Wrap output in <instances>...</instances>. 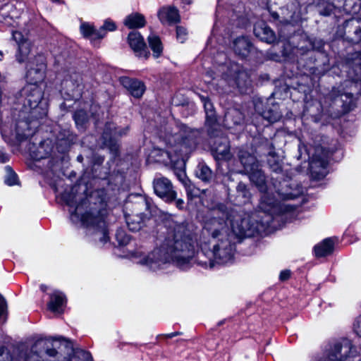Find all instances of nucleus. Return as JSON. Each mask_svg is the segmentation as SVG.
Segmentation results:
<instances>
[{
	"label": "nucleus",
	"instance_id": "1",
	"mask_svg": "<svg viewBox=\"0 0 361 361\" xmlns=\"http://www.w3.org/2000/svg\"><path fill=\"white\" fill-rule=\"evenodd\" d=\"M259 231L258 226L252 223L249 216L243 217L236 212L215 209L212 215L204 221L200 243H207V235L211 237L209 243L231 236L252 237Z\"/></svg>",
	"mask_w": 361,
	"mask_h": 361
},
{
	"label": "nucleus",
	"instance_id": "2",
	"mask_svg": "<svg viewBox=\"0 0 361 361\" xmlns=\"http://www.w3.org/2000/svg\"><path fill=\"white\" fill-rule=\"evenodd\" d=\"M24 97L20 116L25 121L18 122L16 128V137L21 141L34 133L30 125L35 120L42 118L47 115V109L42 102L43 91L38 85L27 84L23 90Z\"/></svg>",
	"mask_w": 361,
	"mask_h": 361
},
{
	"label": "nucleus",
	"instance_id": "3",
	"mask_svg": "<svg viewBox=\"0 0 361 361\" xmlns=\"http://www.w3.org/2000/svg\"><path fill=\"white\" fill-rule=\"evenodd\" d=\"M200 132L180 124L166 126L160 137L166 143V153L171 163L184 160L196 147Z\"/></svg>",
	"mask_w": 361,
	"mask_h": 361
},
{
	"label": "nucleus",
	"instance_id": "4",
	"mask_svg": "<svg viewBox=\"0 0 361 361\" xmlns=\"http://www.w3.org/2000/svg\"><path fill=\"white\" fill-rule=\"evenodd\" d=\"M161 245L169 259L180 267L188 264L196 253L195 240L183 225L176 226Z\"/></svg>",
	"mask_w": 361,
	"mask_h": 361
},
{
	"label": "nucleus",
	"instance_id": "5",
	"mask_svg": "<svg viewBox=\"0 0 361 361\" xmlns=\"http://www.w3.org/2000/svg\"><path fill=\"white\" fill-rule=\"evenodd\" d=\"M62 197L71 207V219L73 223H80L86 227H94L97 231V232L102 235L101 241L104 243L108 240L105 221L101 216H94L92 211L87 210L89 207L87 200H82L79 204L75 205L78 200H82L81 197L66 192L63 194Z\"/></svg>",
	"mask_w": 361,
	"mask_h": 361
},
{
	"label": "nucleus",
	"instance_id": "6",
	"mask_svg": "<svg viewBox=\"0 0 361 361\" xmlns=\"http://www.w3.org/2000/svg\"><path fill=\"white\" fill-rule=\"evenodd\" d=\"M235 238L238 237L231 236L214 242H209V243H212V250L207 253V260L201 259L204 255L202 250L197 252L198 263L205 268H212L214 266V261L219 264H225L231 261L235 250L233 241Z\"/></svg>",
	"mask_w": 361,
	"mask_h": 361
},
{
	"label": "nucleus",
	"instance_id": "7",
	"mask_svg": "<svg viewBox=\"0 0 361 361\" xmlns=\"http://www.w3.org/2000/svg\"><path fill=\"white\" fill-rule=\"evenodd\" d=\"M250 181L262 193L259 207L264 212H270L276 204V197L267 184L266 176L260 166L247 173Z\"/></svg>",
	"mask_w": 361,
	"mask_h": 361
},
{
	"label": "nucleus",
	"instance_id": "8",
	"mask_svg": "<svg viewBox=\"0 0 361 361\" xmlns=\"http://www.w3.org/2000/svg\"><path fill=\"white\" fill-rule=\"evenodd\" d=\"M131 214L126 215V221L129 230L140 231L147 219L151 214V204L148 199L139 196L133 206Z\"/></svg>",
	"mask_w": 361,
	"mask_h": 361
},
{
	"label": "nucleus",
	"instance_id": "9",
	"mask_svg": "<svg viewBox=\"0 0 361 361\" xmlns=\"http://www.w3.org/2000/svg\"><path fill=\"white\" fill-rule=\"evenodd\" d=\"M133 255L139 258L137 263L145 267L152 271H156L164 267V266L169 262L171 259L166 254L162 245L157 247L151 252L145 255H137L134 253Z\"/></svg>",
	"mask_w": 361,
	"mask_h": 361
},
{
	"label": "nucleus",
	"instance_id": "10",
	"mask_svg": "<svg viewBox=\"0 0 361 361\" xmlns=\"http://www.w3.org/2000/svg\"><path fill=\"white\" fill-rule=\"evenodd\" d=\"M26 68L25 78L27 84L39 85L43 81L45 76V64L43 56H38L32 59V60H29Z\"/></svg>",
	"mask_w": 361,
	"mask_h": 361
},
{
	"label": "nucleus",
	"instance_id": "11",
	"mask_svg": "<svg viewBox=\"0 0 361 361\" xmlns=\"http://www.w3.org/2000/svg\"><path fill=\"white\" fill-rule=\"evenodd\" d=\"M154 192L157 196L167 202H171L176 200V192L173 190L171 182L166 178L161 177L154 179Z\"/></svg>",
	"mask_w": 361,
	"mask_h": 361
},
{
	"label": "nucleus",
	"instance_id": "12",
	"mask_svg": "<svg viewBox=\"0 0 361 361\" xmlns=\"http://www.w3.org/2000/svg\"><path fill=\"white\" fill-rule=\"evenodd\" d=\"M357 353L351 342L345 340L334 345L329 355V359L330 361H343L350 356H355Z\"/></svg>",
	"mask_w": 361,
	"mask_h": 361
},
{
	"label": "nucleus",
	"instance_id": "13",
	"mask_svg": "<svg viewBox=\"0 0 361 361\" xmlns=\"http://www.w3.org/2000/svg\"><path fill=\"white\" fill-rule=\"evenodd\" d=\"M327 155L326 153L322 154H314L310 163V170L311 176L315 180L322 179L327 174Z\"/></svg>",
	"mask_w": 361,
	"mask_h": 361
},
{
	"label": "nucleus",
	"instance_id": "14",
	"mask_svg": "<svg viewBox=\"0 0 361 361\" xmlns=\"http://www.w3.org/2000/svg\"><path fill=\"white\" fill-rule=\"evenodd\" d=\"M128 42L137 56L145 59L149 57V52L147 51L146 44L140 32L135 31L130 32Z\"/></svg>",
	"mask_w": 361,
	"mask_h": 361
},
{
	"label": "nucleus",
	"instance_id": "15",
	"mask_svg": "<svg viewBox=\"0 0 361 361\" xmlns=\"http://www.w3.org/2000/svg\"><path fill=\"white\" fill-rule=\"evenodd\" d=\"M345 35L346 39L353 42H361V19L352 18L345 22Z\"/></svg>",
	"mask_w": 361,
	"mask_h": 361
},
{
	"label": "nucleus",
	"instance_id": "16",
	"mask_svg": "<svg viewBox=\"0 0 361 361\" xmlns=\"http://www.w3.org/2000/svg\"><path fill=\"white\" fill-rule=\"evenodd\" d=\"M230 74L228 82L231 85H236L238 88L243 89L250 84L248 73L237 64L232 65Z\"/></svg>",
	"mask_w": 361,
	"mask_h": 361
},
{
	"label": "nucleus",
	"instance_id": "17",
	"mask_svg": "<svg viewBox=\"0 0 361 361\" xmlns=\"http://www.w3.org/2000/svg\"><path fill=\"white\" fill-rule=\"evenodd\" d=\"M120 82L132 96L136 98L141 97L145 90L144 83L137 79L121 77Z\"/></svg>",
	"mask_w": 361,
	"mask_h": 361
},
{
	"label": "nucleus",
	"instance_id": "18",
	"mask_svg": "<svg viewBox=\"0 0 361 361\" xmlns=\"http://www.w3.org/2000/svg\"><path fill=\"white\" fill-rule=\"evenodd\" d=\"M254 33L257 37L267 43L276 41V35L273 30L263 21L257 22L254 27Z\"/></svg>",
	"mask_w": 361,
	"mask_h": 361
},
{
	"label": "nucleus",
	"instance_id": "19",
	"mask_svg": "<svg viewBox=\"0 0 361 361\" xmlns=\"http://www.w3.org/2000/svg\"><path fill=\"white\" fill-rule=\"evenodd\" d=\"M238 157L243 166L244 173L245 174L253 170L255 168L259 166V163L257 158L246 151L240 150L238 152Z\"/></svg>",
	"mask_w": 361,
	"mask_h": 361
},
{
	"label": "nucleus",
	"instance_id": "20",
	"mask_svg": "<svg viewBox=\"0 0 361 361\" xmlns=\"http://www.w3.org/2000/svg\"><path fill=\"white\" fill-rule=\"evenodd\" d=\"M159 18L162 23L173 24L180 21L178 11L174 7H164L160 9Z\"/></svg>",
	"mask_w": 361,
	"mask_h": 361
},
{
	"label": "nucleus",
	"instance_id": "21",
	"mask_svg": "<svg viewBox=\"0 0 361 361\" xmlns=\"http://www.w3.org/2000/svg\"><path fill=\"white\" fill-rule=\"evenodd\" d=\"M283 15L282 21L286 23H293L298 20L300 18V11L297 3H292L287 6L286 8H281Z\"/></svg>",
	"mask_w": 361,
	"mask_h": 361
},
{
	"label": "nucleus",
	"instance_id": "22",
	"mask_svg": "<svg viewBox=\"0 0 361 361\" xmlns=\"http://www.w3.org/2000/svg\"><path fill=\"white\" fill-rule=\"evenodd\" d=\"M244 119L242 112L237 109H228L224 116L225 125L228 128H232L233 126L240 125Z\"/></svg>",
	"mask_w": 361,
	"mask_h": 361
},
{
	"label": "nucleus",
	"instance_id": "23",
	"mask_svg": "<svg viewBox=\"0 0 361 361\" xmlns=\"http://www.w3.org/2000/svg\"><path fill=\"white\" fill-rule=\"evenodd\" d=\"M52 149L53 147L51 145V142L44 140L40 142L36 150L31 151L30 154L32 159L35 160H40L49 157L51 154Z\"/></svg>",
	"mask_w": 361,
	"mask_h": 361
},
{
	"label": "nucleus",
	"instance_id": "24",
	"mask_svg": "<svg viewBox=\"0 0 361 361\" xmlns=\"http://www.w3.org/2000/svg\"><path fill=\"white\" fill-rule=\"evenodd\" d=\"M335 240L333 238H326L314 247L315 255L322 257L331 255L334 250Z\"/></svg>",
	"mask_w": 361,
	"mask_h": 361
},
{
	"label": "nucleus",
	"instance_id": "25",
	"mask_svg": "<svg viewBox=\"0 0 361 361\" xmlns=\"http://www.w3.org/2000/svg\"><path fill=\"white\" fill-rule=\"evenodd\" d=\"M123 24L129 29L140 28L145 26V19L142 14L133 13L125 18Z\"/></svg>",
	"mask_w": 361,
	"mask_h": 361
},
{
	"label": "nucleus",
	"instance_id": "26",
	"mask_svg": "<svg viewBox=\"0 0 361 361\" xmlns=\"http://www.w3.org/2000/svg\"><path fill=\"white\" fill-rule=\"evenodd\" d=\"M251 43L245 37H240L233 41V50L238 55L245 56L250 52Z\"/></svg>",
	"mask_w": 361,
	"mask_h": 361
},
{
	"label": "nucleus",
	"instance_id": "27",
	"mask_svg": "<svg viewBox=\"0 0 361 361\" xmlns=\"http://www.w3.org/2000/svg\"><path fill=\"white\" fill-rule=\"evenodd\" d=\"M65 302L66 298L64 295L61 292L55 291L50 296V301L48 303V307L54 312L61 313V307Z\"/></svg>",
	"mask_w": 361,
	"mask_h": 361
},
{
	"label": "nucleus",
	"instance_id": "28",
	"mask_svg": "<svg viewBox=\"0 0 361 361\" xmlns=\"http://www.w3.org/2000/svg\"><path fill=\"white\" fill-rule=\"evenodd\" d=\"M80 32L84 37L91 40L101 39L102 35L99 34V29L96 30L94 27L88 23H82L80 27Z\"/></svg>",
	"mask_w": 361,
	"mask_h": 361
},
{
	"label": "nucleus",
	"instance_id": "29",
	"mask_svg": "<svg viewBox=\"0 0 361 361\" xmlns=\"http://www.w3.org/2000/svg\"><path fill=\"white\" fill-rule=\"evenodd\" d=\"M205 113H206V123L210 127H213L216 124V118L212 103L206 97L202 98Z\"/></svg>",
	"mask_w": 361,
	"mask_h": 361
},
{
	"label": "nucleus",
	"instance_id": "30",
	"mask_svg": "<svg viewBox=\"0 0 361 361\" xmlns=\"http://www.w3.org/2000/svg\"><path fill=\"white\" fill-rule=\"evenodd\" d=\"M195 173L197 178L204 183H209L213 177L212 170L204 163L197 166Z\"/></svg>",
	"mask_w": 361,
	"mask_h": 361
},
{
	"label": "nucleus",
	"instance_id": "31",
	"mask_svg": "<svg viewBox=\"0 0 361 361\" xmlns=\"http://www.w3.org/2000/svg\"><path fill=\"white\" fill-rule=\"evenodd\" d=\"M149 46L153 51L154 58L159 57L163 51V46L160 38L154 35H150L148 38Z\"/></svg>",
	"mask_w": 361,
	"mask_h": 361
},
{
	"label": "nucleus",
	"instance_id": "32",
	"mask_svg": "<svg viewBox=\"0 0 361 361\" xmlns=\"http://www.w3.org/2000/svg\"><path fill=\"white\" fill-rule=\"evenodd\" d=\"M31 43L30 42H24L23 44L18 45V51L16 53V60L19 63H23L28 59V56L30 53Z\"/></svg>",
	"mask_w": 361,
	"mask_h": 361
},
{
	"label": "nucleus",
	"instance_id": "33",
	"mask_svg": "<svg viewBox=\"0 0 361 361\" xmlns=\"http://www.w3.org/2000/svg\"><path fill=\"white\" fill-rule=\"evenodd\" d=\"M214 147L217 154L221 155L223 158H227L229 155L228 142L226 138H221L219 143L215 141Z\"/></svg>",
	"mask_w": 361,
	"mask_h": 361
},
{
	"label": "nucleus",
	"instance_id": "34",
	"mask_svg": "<svg viewBox=\"0 0 361 361\" xmlns=\"http://www.w3.org/2000/svg\"><path fill=\"white\" fill-rule=\"evenodd\" d=\"M236 191L239 197H242L243 199L242 201L243 203H246L250 201L251 198V193L245 183L242 182L239 183L236 187Z\"/></svg>",
	"mask_w": 361,
	"mask_h": 361
},
{
	"label": "nucleus",
	"instance_id": "35",
	"mask_svg": "<svg viewBox=\"0 0 361 361\" xmlns=\"http://www.w3.org/2000/svg\"><path fill=\"white\" fill-rule=\"evenodd\" d=\"M281 116L282 114L281 111H279L276 108H275V109H270L263 113V117L271 123L278 121L281 118Z\"/></svg>",
	"mask_w": 361,
	"mask_h": 361
},
{
	"label": "nucleus",
	"instance_id": "36",
	"mask_svg": "<svg viewBox=\"0 0 361 361\" xmlns=\"http://www.w3.org/2000/svg\"><path fill=\"white\" fill-rule=\"evenodd\" d=\"M307 42L309 44V46H300V49L302 51H307L310 49H316V50H320L323 46L324 42L321 39H307Z\"/></svg>",
	"mask_w": 361,
	"mask_h": 361
},
{
	"label": "nucleus",
	"instance_id": "37",
	"mask_svg": "<svg viewBox=\"0 0 361 361\" xmlns=\"http://www.w3.org/2000/svg\"><path fill=\"white\" fill-rule=\"evenodd\" d=\"M116 238L120 246L127 245L130 241V236L123 229L117 230Z\"/></svg>",
	"mask_w": 361,
	"mask_h": 361
},
{
	"label": "nucleus",
	"instance_id": "38",
	"mask_svg": "<svg viewBox=\"0 0 361 361\" xmlns=\"http://www.w3.org/2000/svg\"><path fill=\"white\" fill-rule=\"evenodd\" d=\"M116 29V24L114 21L110 19H107L104 21L102 26L99 29V34L102 35L101 39L104 37L106 35L107 31H114Z\"/></svg>",
	"mask_w": 361,
	"mask_h": 361
},
{
	"label": "nucleus",
	"instance_id": "39",
	"mask_svg": "<svg viewBox=\"0 0 361 361\" xmlns=\"http://www.w3.org/2000/svg\"><path fill=\"white\" fill-rule=\"evenodd\" d=\"M5 169L7 173V176L5 178L6 184H7L8 185H14L17 183L16 173L8 166H6Z\"/></svg>",
	"mask_w": 361,
	"mask_h": 361
},
{
	"label": "nucleus",
	"instance_id": "40",
	"mask_svg": "<svg viewBox=\"0 0 361 361\" xmlns=\"http://www.w3.org/2000/svg\"><path fill=\"white\" fill-rule=\"evenodd\" d=\"M188 32L185 27L181 26L176 27V37L178 41L183 43L186 40Z\"/></svg>",
	"mask_w": 361,
	"mask_h": 361
},
{
	"label": "nucleus",
	"instance_id": "41",
	"mask_svg": "<svg viewBox=\"0 0 361 361\" xmlns=\"http://www.w3.org/2000/svg\"><path fill=\"white\" fill-rule=\"evenodd\" d=\"M185 186L186 189L187 195L190 199L193 198L195 196H197L198 195V190L195 188V186L191 185L190 183H185Z\"/></svg>",
	"mask_w": 361,
	"mask_h": 361
},
{
	"label": "nucleus",
	"instance_id": "42",
	"mask_svg": "<svg viewBox=\"0 0 361 361\" xmlns=\"http://www.w3.org/2000/svg\"><path fill=\"white\" fill-rule=\"evenodd\" d=\"M12 35L14 40L18 45H20V44H23L24 42H29L27 37L19 31H13Z\"/></svg>",
	"mask_w": 361,
	"mask_h": 361
},
{
	"label": "nucleus",
	"instance_id": "43",
	"mask_svg": "<svg viewBox=\"0 0 361 361\" xmlns=\"http://www.w3.org/2000/svg\"><path fill=\"white\" fill-rule=\"evenodd\" d=\"M74 118L77 125L82 124L85 121V116L83 111L76 112L74 115Z\"/></svg>",
	"mask_w": 361,
	"mask_h": 361
},
{
	"label": "nucleus",
	"instance_id": "44",
	"mask_svg": "<svg viewBox=\"0 0 361 361\" xmlns=\"http://www.w3.org/2000/svg\"><path fill=\"white\" fill-rule=\"evenodd\" d=\"M354 331L359 336L361 337V315L357 317L354 324Z\"/></svg>",
	"mask_w": 361,
	"mask_h": 361
},
{
	"label": "nucleus",
	"instance_id": "45",
	"mask_svg": "<svg viewBox=\"0 0 361 361\" xmlns=\"http://www.w3.org/2000/svg\"><path fill=\"white\" fill-rule=\"evenodd\" d=\"M290 272L289 270H283L280 273L279 278L281 281H286L289 279Z\"/></svg>",
	"mask_w": 361,
	"mask_h": 361
},
{
	"label": "nucleus",
	"instance_id": "46",
	"mask_svg": "<svg viewBox=\"0 0 361 361\" xmlns=\"http://www.w3.org/2000/svg\"><path fill=\"white\" fill-rule=\"evenodd\" d=\"M269 163L270 167L273 171H274L276 173H279V172L281 171V166L279 164V163H276L275 164H271L270 160L269 161Z\"/></svg>",
	"mask_w": 361,
	"mask_h": 361
},
{
	"label": "nucleus",
	"instance_id": "47",
	"mask_svg": "<svg viewBox=\"0 0 361 361\" xmlns=\"http://www.w3.org/2000/svg\"><path fill=\"white\" fill-rule=\"evenodd\" d=\"M8 161V156L0 150V162L1 163H5Z\"/></svg>",
	"mask_w": 361,
	"mask_h": 361
},
{
	"label": "nucleus",
	"instance_id": "48",
	"mask_svg": "<svg viewBox=\"0 0 361 361\" xmlns=\"http://www.w3.org/2000/svg\"><path fill=\"white\" fill-rule=\"evenodd\" d=\"M47 354L50 357H55L57 355V351L55 349H47Z\"/></svg>",
	"mask_w": 361,
	"mask_h": 361
},
{
	"label": "nucleus",
	"instance_id": "49",
	"mask_svg": "<svg viewBox=\"0 0 361 361\" xmlns=\"http://www.w3.org/2000/svg\"><path fill=\"white\" fill-rule=\"evenodd\" d=\"M201 247H202V248H203V251H204V255L203 257H202V258H201V259H203V260H207V257H208L207 253H208V252H209V250H210V249H209V250H208V251H207L206 245H205L204 247H203V245H201ZM202 249H201V251H202Z\"/></svg>",
	"mask_w": 361,
	"mask_h": 361
},
{
	"label": "nucleus",
	"instance_id": "50",
	"mask_svg": "<svg viewBox=\"0 0 361 361\" xmlns=\"http://www.w3.org/2000/svg\"><path fill=\"white\" fill-rule=\"evenodd\" d=\"M183 204H184V202L181 199H178L176 201V207H178L179 209H182L183 208Z\"/></svg>",
	"mask_w": 361,
	"mask_h": 361
},
{
	"label": "nucleus",
	"instance_id": "51",
	"mask_svg": "<svg viewBox=\"0 0 361 361\" xmlns=\"http://www.w3.org/2000/svg\"><path fill=\"white\" fill-rule=\"evenodd\" d=\"M180 332L176 331V332H173V333L169 334L166 336L168 338H173V337L176 336L180 335Z\"/></svg>",
	"mask_w": 361,
	"mask_h": 361
},
{
	"label": "nucleus",
	"instance_id": "52",
	"mask_svg": "<svg viewBox=\"0 0 361 361\" xmlns=\"http://www.w3.org/2000/svg\"><path fill=\"white\" fill-rule=\"evenodd\" d=\"M276 193L278 194V195L281 197H288V195H286V194H283V193H281L279 190H276Z\"/></svg>",
	"mask_w": 361,
	"mask_h": 361
},
{
	"label": "nucleus",
	"instance_id": "53",
	"mask_svg": "<svg viewBox=\"0 0 361 361\" xmlns=\"http://www.w3.org/2000/svg\"><path fill=\"white\" fill-rule=\"evenodd\" d=\"M271 16H273V18L274 19H278L279 18V14L277 13L276 12H274L271 13Z\"/></svg>",
	"mask_w": 361,
	"mask_h": 361
},
{
	"label": "nucleus",
	"instance_id": "54",
	"mask_svg": "<svg viewBox=\"0 0 361 361\" xmlns=\"http://www.w3.org/2000/svg\"><path fill=\"white\" fill-rule=\"evenodd\" d=\"M1 133H2V136H3L4 139L5 140V141L8 142L9 139H7V138H6V135H5V132H4V131H2V132H1Z\"/></svg>",
	"mask_w": 361,
	"mask_h": 361
},
{
	"label": "nucleus",
	"instance_id": "55",
	"mask_svg": "<svg viewBox=\"0 0 361 361\" xmlns=\"http://www.w3.org/2000/svg\"><path fill=\"white\" fill-rule=\"evenodd\" d=\"M41 288H42L44 291V290H46L45 288H44V286H41Z\"/></svg>",
	"mask_w": 361,
	"mask_h": 361
},
{
	"label": "nucleus",
	"instance_id": "56",
	"mask_svg": "<svg viewBox=\"0 0 361 361\" xmlns=\"http://www.w3.org/2000/svg\"><path fill=\"white\" fill-rule=\"evenodd\" d=\"M319 150H322V149H317V153H318Z\"/></svg>",
	"mask_w": 361,
	"mask_h": 361
},
{
	"label": "nucleus",
	"instance_id": "57",
	"mask_svg": "<svg viewBox=\"0 0 361 361\" xmlns=\"http://www.w3.org/2000/svg\"><path fill=\"white\" fill-rule=\"evenodd\" d=\"M270 1H271V0H269Z\"/></svg>",
	"mask_w": 361,
	"mask_h": 361
}]
</instances>
